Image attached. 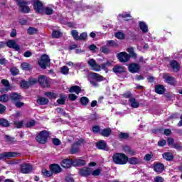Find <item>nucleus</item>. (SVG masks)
Instances as JSON below:
<instances>
[{"mask_svg": "<svg viewBox=\"0 0 182 182\" xmlns=\"http://www.w3.org/2000/svg\"><path fill=\"white\" fill-rule=\"evenodd\" d=\"M6 46H8V48L14 49V50H16L17 52L21 50V47L16 43V41H15V40H9L6 43Z\"/></svg>", "mask_w": 182, "mask_h": 182, "instance_id": "dca6fc26", "label": "nucleus"}, {"mask_svg": "<svg viewBox=\"0 0 182 182\" xmlns=\"http://www.w3.org/2000/svg\"><path fill=\"white\" fill-rule=\"evenodd\" d=\"M48 137H49V132L43 131L37 135L36 139L38 143L45 144V143L48 141Z\"/></svg>", "mask_w": 182, "mask_h": 182, "instance_id": "39448f33", "label": "nucleus"}, {"mask_svg": "<svg viewBox=\"0 0 182 182\" xmlns=\"http://www.w3.org/2000/svg\"><path fill=\"white\" fill-rule=\"evenodd\" d=\"M101 52H102V53H109V48H106L105 46H103L100 48Z\"/></svg>", "mask_w": 182, "mask_h": 182, "instance_id": "69168bd1", "label": "nucleus"}, {"mask_svg": "<svg viewBox=\"0 0 182 182\" xmlns=\"http://www.w3.org/2000/svg\"><path fill=\"white\" fill-rule=\"evenodd\" d=\"M45 95L47 97H49V99H53L56 97V94L53 92H46Z\"/></svg>", "mask_w": 182, "mask_h": 182, "instance_id": "4d7b16f0", "label": "nucleus"}, {"mask_svg": "<svg viewBox=\"0 0 182 182\" xmlns=\"http://www.w3.org/2000/svg\"><path fill=\"white\" fill-rule=\"evenodd\" d=\"M69 92L70 93H76V95H79V93L82 92V88L77 85H75L70 88Z\"/></svg>", "mask_w": 182, "mask_h": 182, "instance_id": "393cba45", "label": "nucleus"}, {"mask_svg": "<svg viewBox=\"0 0 182 182\" xmlns=\"http://www.w3.org/2000/svg\"><path fill=\"white\" fill-rule=\"evenodd\" d=\"M33 8L37 14H43V4L38 0L34 1Z\"/></svg>", "mask_w": 182, "mask_h": 182, "instance_id": "ddd939ff", "label": "nucleus"}, {"mask_svg": "<svg viewBox=\"0 0 182 182\" xmlns=\"http://www.w3.org/2000/svg\"><path fill=\"white\" fill-rule=\"evenodd\" d=\"M0 126L8 127V126H9V122L5 119H0Z\"/></svg>", "mask_w": 182, "mask_h": 182, "instance_id": "c03bdc74", "label": "nucleus"}, {"mask_svg": "<svg viewBox=\"0 0 182 182\" xmlns=\"http://www.w3.org/2000/svg\"><path fill=\"white\" fill-rule=\"evenodd\" d=\"M87 38V33L86 32L82 33L79 36V41H85Z\"/></svg>", "mask_w": 182, "mask_h": 182, "instance_id": "864d4df0", "label": "nucleus"}, {"mask_svg": "<svg viewBox=\"0 0 182 182\" xmlns=\"http://www.w3.org/2000/svg\"><path fill=\"white\" fill-rule=\"evenodd\" d=\"M112 62L107 61L105 63H102L101 65V68H102V69H103V70H107V68L109 66H112Z\"/></svg>", "mask_w": 182, "mask_h": 182, "instance_id": "79ce46f5", "label": "nucleus"}, {"mask_svg": "<svg viewBox=\"0 0 182 182\" xmlns=\"http://www.w3.org/2000/svg\"><path fill=\"white\" fill-rule=\"evenodd\" d=\"M117 39H123L124 38V33L122 32H118L115 34Z\"/></svg>", "mask_w": 182, "mask_h": 182, "instance_id": "13d9d810", "label": "nucleus"}, {"mask_svg": "<svg viewBox=\"0 0 182 182\" xmlns=\"http://www.w3.org/2000/svg\"><path fill=\"white\" fill-rule=\"evenodd\" d=\"M111 133H112V129H110V128L104 129L101 132V134L104 137H109Z\"/></svg>", "mask_w": 182, "mask_h": 182, "instance_id": "f704fd0d", "label": "nucleus"}, {"mask_svg": "<svg viewBox=\"0 0 182 182\" xmlns=\"http://www.w3.org/2000/svg\"><path fill=\"white\" fill-rule=\"evenodd\" d=\"M107 46H108V48H118L119 44L113 40H109L107 41Z\"/></svg>", "mask_w": 182, "mask_h": 182, "instance_id": "72a5a7b5", "label": "nucleus"}, {"mask_svg": "<svg viewBox=\"0 0 182 182\" xmlns=\"http://www.w3.org/2000/svg\"><path fill=\"white\" fill-rule=\"evenodd\" d=\"M33 126H35V120H31L26 123L27 127H33Z\"/></svg>", "mask_w": 182, "mask_h": 182, "instance_id": "680f3d73", "label": "nucleus"}, {"mask_svg": "<svg viewBox=\"0 0 182 182\" xmlns=\"http://www.w3.org/2000/svg\"><path fill=\"white\" fill-rule=\"evenodd\" d=\"M14 124L17 129H21L23 126V121H16L14 122Z\"/></svg>", "mask_w": 182, "mask_h": 182, "instance_id": "5fc2aeb1", "label": "nucleus"}, {"mask_svg": "<svg viewBox=\"0 0 182 182\" xmlns=\"http://www.w3.org/2000/svg\"><path fill=\"white\" fill-rule=\"evenodd\" d=\"M66 65H68V66H70L71 68H77V66H80V63H74L72 61L67 62Z\"/></svg>", "mask_w": 182, "mask_h": 182, "instance_id": "603ef678", "label": "nucleus"}, {"mask_svg": "<svg viewBox=\"0 0 182 182\" xmlns=\"http://www.w3.org/2000/svg\"><path fill=\"white\" fill-rule=\"evenodd\" d=\"M71 35L75 41H79V32H77V31L73 30L71 31Z\"/></svg>", "mask_w": 182, "mask_h": 182, "instance_id": "37998d69", "label": "nucleus"}, {"mask_svg": "<svg viewBox=\"0 0 182 182\" xmlns=\"http://www.w3.org/2000/svg\"><path fill=\"white\" fill-rule=\"evenodd\" d=\"M19 9L21 12L23 14H29L31 12V8L28 6V3L26 1H22V3L19 4Z\"/></svg>", "mask_w": 182, "mask_h": 182, "instance_id": "4468645a", "label": "nucleus"}, {"mask_svg": "<svg viewBox=\"0 0 182 182\" xmlns=\"http://www.w3.org/2000/svg\"><path fill=\"white\" fill-rule=\"evenodd\" d=\"M27 32L28 35H35V33H38V29L33 27H29Z\"/></svg>", "mask_w": 182, "mask_h": 182, "instance_id": "a18cd8bd", "label": "nucleus"}, {"mask_svg": "<svg viewBox=\"0 0 182 182\" xmlns=\"http://www.w3.org/2000/svg\"><path fill=\"white\" fill-rule=\"evenodd\" d=\"M112 71L114 73H116V75H117V73H124L126 68L122 65H117L113 68Z\"/></svg>", "mask_w": 182, "mask_h": 182, "instance_id": "aec40b11", "label": "nucleus"}, {"mask_svg": "<svg viewBox=\"0 0 182 182\" xmlns=\"http://www.w3.org/2000/svg\"><path fill=\"white\" fill-rule=\"evenodd\" d=\"M87 64L90 67L91 70H94L95 72H100L102 70V65L97 64L93 58L88 60Z\"/></svg>", "mask_w": 182, "mask_h": 182, "instance_id": "423d86ee", "label": "nucleus"}, {"mask_svg": "<svg viewBox=\"0 0 182 182\" xmlns=\"http://www.w3.org/2000/svg\"><path fill=\"white\" fill-rule=\"evenodd\" d=\"M33 170V168L29 164H23L21 165V173L23 174H29Z\"/></svg>", "mask_w": 182, "mask_h": 182, "instance_id": "9b49d317", "label": "nucleus"}, {"mask_svg": "<svg viewBox=\"0 0 182 182\" xmlns=\"http://www.w3.org/2000/svg\"><path fill=\"white\" fill-rule=\"evenodd\" d=\"M42 173L43 174V176H45L46 177H50L52 176V175L53 174L52 171H48L46 169H43L42 170Z\"/></svg>", "mask_w": 182, "mask_h": 182, "instance_id": "de8ad7c7", "label": "nucleus"}, {"mask_svg": "<svg viewBox=\"0 0 182 182\" xmlns=\"http://www.w3.org/2000/svg\"><path fill=\"white\" fill-rule=\"evenodd\" d=\"M61 73H63V75H68V73H69V68L67 66L62 67Z\"/></svg>", "mask_w": 182, "mask_h": 182, "instance_id": "6e6d98bb", "label": "nucleus"}, {"mask_svg": "<svg viewBox=\"0 0 182 182\" xmlns=\"http://www.w3.org/2000/svg\"><path fill=\"white\" fill-rule=\"evenodd\" d=\"M155 182H164V178L161 176H156L154 178Z\"/></svg>", "mask_w": 182, "mask_h": 182, "instance_id": "0e129e2a", "label": "nucleus"}, {"mask_svg": "<svg viewBox=\"0 0 182 182\" xmlns=\"http://www.w3.org/2000/svg\"><path fill=\"white\" fill-rule=\"evenodd\" d=\"M127 52L129 53V55L126 52H121L117 54V58L119 62H129V60H130V56L134 59H136V58H137V54L134 53V48H129L127 49Z\"/></svg>", "mask_w": 182, "mask_h": 182, "instance_id": "f257e3e1", "label": "nucleus"}, {"mask_svg": "<svg viewBox=\"0 0 182 182\" xmlns=\"http://www.w3.org/2000/svg\"><path fill=\"white\" fill-rule=\"evenodd\" d=\"M73 162L70 159H64L61 162V166L64 168H69L70 167H72V164Z\"/></svg>", "mask_w": 182, "mask_h": 182, "instance_id": "4be33fe9", "label": "nucleus"}, {"mask_svg": "<svg viewBox=\"0 0 182 182\" xmlns=\"http://www.w3.org/2000/svg\"><path fill=\"white\" fill-rule=\"evenodd\" d=\"M65 181L66 182H75V180L73 179V178L70 176H67L65 177Z\"/></svg>", "mask_w": 182, "mask_h": 182, "instance_id": "338daca9", "label": "nucleus"}, {"mask_svg": "<svg viewBox=\"0 0 182 182\" xmlns=\"http://www.w3.org/2000/svg\"><path fill=\"white\" fill-rule=\"evenodd\" d=\"M154 170L156 173H163V171L164 170V165L161 164H157L154 166Z\"/></svg>", "mask_w": 182, "mask_h": 182, "instance_id": "c85d7f7f", "label": "nucleus"}, {"mask_svg": "<svg viewBox=\"0 0 182 182\" xmlns=\"http://www.w3.org/2000/svg\"><path fill=\"white\" fill-rule=\"evenodd\" d=\"M97 147L100 150H106V142L101 141L97 143Z\"/></svg>", "mask_w": 182, "mask_h": 182, "instance_id": "4c0bfd02", "label": "nucleus"}, {"mask_svg": "<svg viewBox=\"0 0 182 182\" xmlns=\"http://www.w3.org/2000/svg\"><path fill=\"white\" fill-rule=\"evenodd\" d=\"M127 163L132 165L140 164V163H141V159H140V158L131 157L128 158Z\"/></svg>", "mask_w": 182, "mask_h": 182, "instance_id": "5701e85b", "label": "nucleus"}, {"mask_svg": "<svg viewBox=\"0 0 182 182\" xmlns=\"http://www.w3.org/2000/svg\"><path fill=\"white\" fill-rule=\"evenodd\" d=\"M37 102L39 105H48V103H49V100H48L43 97H40L38 99Z\"/></svg>", "mask_w": 182, "mask_h": 182, "instance_id": "c9c22d12", "label": "nucleus"}, {"mask_svg": "<svg viewBox=\"0 0 182 182\" xmlns=\"http://www.w3.org/2000/svg\"><path fill=\"white\" fill-rule=\"evenodd\" d=\"M80 102L82 105V106H87V105L89 104V98L86 97H82L80 98Z\"/></svg>", "mask_w": 182, "mask_h": 182, "instance_id": "49530a36", "label": "nucleus"}, {"mask_svg": "<svg viewBox=\"0 0 182 182\" xmlns=\"http://www.w3.org/2000/svg\"><path fill=\"white\" fill-rule=\"evenodd\" d=\"M80 176L82 177H87V176H90L92 174V168H84L80 171Z\"/></svg>", "mask_w": 182, "mask_h": 182, "instance_id": "412c9836", "label": "nucleus"}, {"mask_svg": "<svg viewBox=\"0 0 182 182\" xmlns=\"http://www.w3.org/2000/svg\"><path fill=\"white\" fill-rule=\"evenodd\" d=\"M10 99L13 103H16V102H19V100H22V96L19 95V94L16 92H12L10 94Z\"/></svg>", "mask_w": 182, "mask_h": 182, "instance_id": "6ab92c4d", "label": "nucleus"}, {"mask_svg": "<svg viewBox=\"0 0 182 182\" xmlns=\"http://www.w3.org/2000/svg\"><path fill=\"white\" fill-rule=\"evenodd\" d=\"M1 83L3 84L4 87L0 88L1 93H7L9 90H12V87L9 84V81L4 79L1 80Z\"/></svg>", "mask_w": 182, "mask_h": 182, "instance_id": "9d476101", "label": "nucleus"}, {"mask_svg": "<svg viewBox=\"0 0 182 182\" xmlns=\"http://www.w3.org/2000/svg\"><path fill=\"white\" fill-rule=\"evenodd\" d=\"M50 169L51 170V172L53 173V174H59V173L62 172V168H60V166L58 164L50 165Z\"/></svg>", "mask_w": 182, "mask_h": 182, "instance_id": "a211bd4d", "label": "nucleus"}, {"mask_svg": "<svg viewBox=\"0 0 182 182\" xmlns=\"http://www.w3.org/2000/svg\"><path fill=\"white\" fill-rule=\"evenodd\" d=\"M103 80V76L100 75V74L96 73H91L90 74V83L94 86V87H97L99 84L97 82H102Z\"/></svg>", "mask_w": 182, "mask_h": 182, "instance_id": "7ed1b4c3", "label": "nucleus"}, {"mask_svg": "<svg viewBox=\"0 0 182 182\" xmlns=\"http://www.w3.org/2000/svg\"><path fill=\"white\" fill-rule=\"evenodd\" d=\"M112 161H114V164L123 166L124 164H127L129 157L123 153H116L112 156Z\"/></svg>", "mask_w": 182, "mask_h": 182, "instance_id": "f03ea898", "label": "nucleus"}, {"mask_svg": "<svg viewBox=\"0 0 182 182\" xmlns=\"http://www.w3.org/2000/svg\"><path fill=\"white\" fill-rule=\"evenodd\" d=\"M129 105L131 107H133V109H137L140 104H139V102L136 100L134 98H129Z\"/></svg>", "mask_w": 182, "mask_h": 182, "instance_id": "bb28decb", "label": "nucleus"}, {"mask_svg": "<svg viewBox=\"0 0 182 182\" xmlns=\"http://www.w3.org/2000/svg\"><path fill=\"white\" fill-rule=\"evenodd\" d=\"M166 144H167V141L164 139H161L158 142V146H159V147H163V146H166Z\"/></svg>", "mask_w": 182, "mask_h": 182, "instance_id": "bf43d9fd", "label": "nucleus"}, {"mask_svg": "<svg viewBox=\"0 0 182 182\" xmlns=\"http://www.w3.org/2000/svg\"><path fill=\"white\" fill-rule=\"evenodd\" d=\"M9 97L8 96V95H3L1 96H0V102H1L2 103H6L7 102H9Z\"/></svg>", "mask_w": 182, "mask_h": 182, "instance_id": "a19ab883", "label": "nucleus"}, {"mask_svg": "<svg viewBox=\"0 0 182 182\" xmlns=\"http://www.w3.org/2000/svg\"><path fill=\"white\" fill-rule=\"evenodd\" d=\"M52 14H53V9H52V7H44L43 9V13H41V14H44V15H52Z\"/></svg>", "mask_w": 182, "mask_h": 182, "instance_id": "c756f323", "label": "nucleus"}, {"mask_svg": "<svg viewBox=\"0 0 182 182\" xmlns=\"http://www.w3.org/2000/svg\"><path fill=\"white\" fill-rule=\"evenodd\" d=\"M155 92L158 95H163L164 93V86L161 85H158L155 87Z\"/></svg>", "mask_w": 182, "mask_h": 182, "instance_id": "473e14b6", "label": "nucleus"}, {"mask_svg": "<svg viewBox=\"0 0 182 182\" xmlns=\"http://www.w3.org/2000/svg\"><path fill=\"white\" fill-rule=\"evenodd\" d=\"M20 85L21 86V87H31L29 81H25V80H22L21 82H20Z\"/></svg>", "mask_w": 182, "mask_h": 182, "instance_id": "8fccbe9b", "label": "nucleus"}, {"mask_svg": "<svg viewBox=\"0 0 182 182\" xmlns=\"http://www.w3.org/2000/svg\"><path fill=\"white\" fill-rule=\"evenodd\" d=\"M124 151L127 153V154H129V156H136V151L134 150L130 149V146H124Z\"/></svg>", "mask_w": 182, "mask_h": 182, "instance_id": "a878e982", "label": "nucleus"}, {"mask_svg": "<svg viewBox=\"0 0 182 182\" xmlns=\"http://www.w3.org/2000/svg\"><path fill=\"white\" fill-rule=\"evenodd\" d=\"M164 79H165L167 83H168L169 85H172V86H174V85H177V80H176V78L170 76L168 74L164 75Z\"/></svg>", "mask_w": 182, "mask_h": 182, "instance_id": "f3484780", "label": "nucleus"}, {"mask_svg": "<svg viewBox=\"0 0 182 182\" xmlns=\"http://www.w3.org/2000/svg\"><path fill=\"white\" fill-rule=\"evenodd\" d=\"M87 64L90 67L91 70H94L95 72H100L102 70V65L97 64L93 58L88 60Z\"/></svg>", "mask_w": 182, "mask_h": 182, "instance_id": "0eeeda50", "label": "nucleus"}, {"mask_svg": "<svg viewBox=\"0 0 182 182\" xmlns=\"http://www.w3.org/2000/svg\"><path fill=\"white\" fill-rule=\"evenodd\" d=\"M128 70L131 73H139V71L140 70V65L134 63H131L128 67Z\"/></svg>", "mask_w": 182, "mask_h": 182, "instance_id": "2eb2a0df", "label": "nucleus"}, {"mask_svg": "<svg viewBox=\"0 0 182 182\" xmlns=\"http://www.w3.org/2000/svg\"><path fill=\"white\" fill-rule=\"evenodd\" d=\"M119 139H127L129 134L121 132L119 135Z\"/></svg>", "mask_w": 182, "mask_h": 182, "instance_id": "e2e57ef3", "label": "nucleus"}, {"mask_svg": "<svg viewBox=\"0 0 182 182\" xmlns=\"http://www.w3.org/2000/svg\"><path fill=\"white\" fill-rule=\"evenodd\" d=\"M19 154L16 152H4L0 154V160H5V159H11V157H18Z\"/></svg>", "mask_w": 182, "mask_h": 182, "instance_id": "f8f14e48", "label": "nucleus"}, {"mask_svg": "<svg viewBox=\"0 0 182 182\" xmlns=\"http://www.w3.org/2000/svg\"><path fill=\"white\" fill-rule=\"evenodd\" d=\"M23 56H24V58H31V56H32V52H31V51H26L23 53Z\"/></svg>", "mask_w": 182, "mask_h": 182, "instance_id": "774afa93", "label": "nucleus"}, {"mask_svg": "<svg viewBox=\"0 0 182 182\" xmlns=\"http://www.w3.org/2000/svg\"><path fill=\"white\" fill-rule=\"evenodd\" d=\"M162 156L164 159H165V160H167L168 161L173 160V154L170 152H166Z\"/></svg>", "mask_w": 182, "mask_h": 182, "instance_id": "e433bc0d", "label": "nucleus"}, {"mask_svg": "<svg viewBox=\"0 0 182 182\" xmlns=\"http://www.w3.org/2000/svg\"><path fill=\"white\" fill-rule=\"evenodd\" d=\"M171 68L173 69V72H178V70H180V65L176 60L171 61Z\"/></svg>", "mask_w": 182, "mask_h": 182, "instance_id": "b1692460", "label": "nucleus"}, {"mask_svg": "<svg viewBox=\"0 0 182 182\" xmlns=\"http://www.w3.org/2000/svg\"><path fill=\"white\" fill-rule=\"evenodd\" d=\"M68 98L72 102H74V100H76V99H77V96H76L75 94H70L68 95Z\"/></svg>", "mask_w": 182, "mask_h": 182, "instance_id": "052dcab7", "label": "nucleus"}, {"mask_svg": "<svg viewBox=\"0 0 182 182\" xmlns=\"http://www.w3.org/2000/svg\"><path fill=\"white\" fill-rule=\"evenodd\" d=\"M139 28L144 33L149 32V27L147 26V24L144 23V21H139Z\"/></svg>", "mask_w": 182, "mask_h": 182, "instance_id": "cd10ccee", "label": "nucleus"}, {"mask_svg": "<svg viewBox=\"0 0 182 182\" xmlns=\"http://www.w3.org/2000/svg\"><path fill=\"white\" fill-rule=\"evenodd\" d=\"M10 72L13 75V76H16V75L19 73V70L16 67H14L10 70Z\"/></svg>", "mask_w": 182, "mask_h": 182, "instance_id": "3c124183", "label": "nucleus"}, {"mask_svg": "<svg viewBox=\"0 0 182 182\" xmlns=\"http://www.w3.org/2000/svg\"><path fill=\"white\" fill-rule=\"evenodd\" d=\"M63 33L60 31L53 30L51 34L52 38H62Z\"/></svg>", "mask_w": 182, "mask_h": 182, "instance_id": "2f4dec72", "label": "nucleus"}, {"mask_svg": "<svg viewBox=\"0 0 182 182\" xmlns=\"http://www.w3.org/2000/svg\"><path fill=\"white\" fill-rule=\"evenodd\" d=\"M119 16L123 18L124 21H129V19H132V16H130V14L129 13H122V14H119Z\"/></svg>", "mask_w": 182, "mask_h": 182, "instance_id": "58836bf2", "label": "nucleus"}, {"mask_svg": "<svg viewBox=\"0 0 182 182\" xmlns=\"http://www.w3.org/2000/svg\"><path fill=\"white\" fill-rule=\"evenodd\" d=\"M65 102H66V95H62L60 98L57 100L58 105H65Z\"/></svg>", "mask_w": 182, "mask_h": 182, "instance_id": "ea45409f", "label": "nucleus"}, {"mask_svg": "<svg viewBox=\"0 0 182 182\" xmlns=\"http://www.w3.org/2000/svg\"><path fill=\"white\" fill-rule=\"evenodd\" d=\"M38 63L42 69H46V68L50 65V58H49L48 55L44 54L41 56V58L38 60Z\"/></svg>", "mask_w": 182, "mask_h": 182, "instance_id": "20e7f679", "label": "nucleus"}, {"mask_svg": "<svg viewBox=\"0 0 182 182\" xmlns=\"http://www.w3.org/2000/svg\"><path fill=\"white\" fill-rule=\"evenodd\" d=\"M101 173H102V169L101 168H97L94 171H93V169H92L91 174H92V176H100Z\"/></svg>", "mask_w": 182, "mask_h": 182, "instance_id": "09e8293b", "label": "nucleus"}, {"mask_svg": "<svg viewBox=\"0 0 182 182\" xmlns=\"http://www.w3.org/2000/svg\"><path fill=\"white\" fill-rule=\"evenodd\" d=\"M82 144H83L82 139H78L77 141H76L72 146V148L70 150L71 154H76V153H77L79 151V149H80V146H82Z\"/></svg>", "mask_w": 182, "mask_h": 182, "instance_id": "6e6552de", "label": "nucleus"}, {"mask_svg": "<svg viewBox=\"0 0 182 182\" xmlns=\"http://www.w3.org/2000/svg\"><path fill=\"white\" fill-rule=\"evenodd\" d=\"M38 82L40 84L41 87H49V80L45 75H40L38 79Z\"/></svg>", "mask_w": 182, "mask_h": 182, "instance_id": "1a4fd4ad", "label": "nucleus"}, {"mask_svg": "<svg viewBox=\"0 0 182 182\" xmlns=\"http://www.w3.org/2000/svg\"><path fill=\"white\" fill-rule=\"evenodd\" d=\"M21 68L23 70H31V69L33 68V67L28 63H22Z\"/></svg>", "mask_w": 182, "mask_h": 182, "instance_id": "7c9ffc66", "label": "nucleus"}]
</instances>
